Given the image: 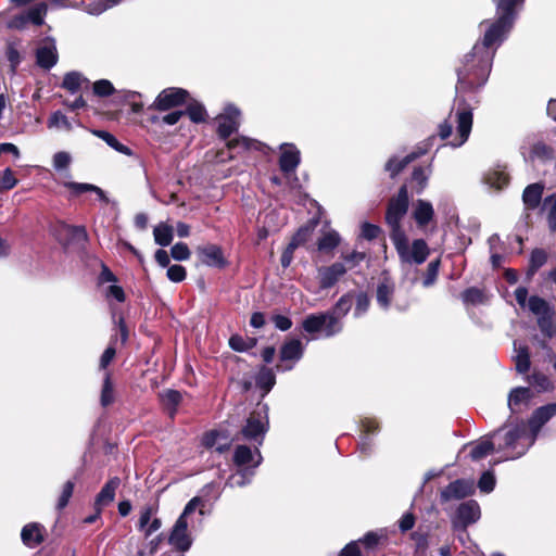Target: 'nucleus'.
<instances>
[{
  "label": "nucleus",
  "mask_w": 556,
  "mask_h": 556,
  "mask_svg": "<svg viewBox=\"0 0 556 556\" xmlns=\"http://www.w3.org/2000/svg\"><path fill=\"white\" fill-rule=\"evenodd\" d=\"M346 267L342 263H333L329 266L318 268V279L321 289H329L333 287L341 277L346 273Z\"/></svg>",
  "instance_id": "nucleus-15"
},
{
  "label": "nucleus",
  "mask_w": 556,
  "mask_h": 556,
  "mask_svg": "<svg viewBox=\"0 0 556 556\" xmlns=\"http://www.w3.org/2000/svg\"><path fill=\"white\" fill-rule=\"evenodd\" d=\"M47 9L48 8L46 3H38L31 9H29L27 12H23L12 16L8 21V27L13 29H24L29 24L39 26L43 23V17L47 13Z\"/></svg>",
  "instance_id": "nucleus-8"
},
{
  "label": "nucleus",
  "mask_w": 556,
  "mask_h": 556,
  "mask_svg": "<svg viewBox=\"0 0 556 556\" xmlns=\"http://www.w3.org/2000/svg\"><path fill=\"white\" fill-rule=\"evenodd\" d=\"M17 185V179L14 177L10 168L4 169L0 174V192L13 189Z\"/></svg>",
  "instance_id": "nucleus-50"
},
{
  "label": "nucleus",
  "mask_w": 556,
  "mask_h": 556,
  "mask_svg": "<svg viewBox=\"0 0 556 556\" xmlns=\"http://www.w3.org/2000/svg\"><path fill=\"white\" fill-rule=\"evenodd\" d=\"M548 204H549L548 212H547L548 228L552 232H555L556 231V193L547 197L544 200V206H547Z\"/></svg>",
  "instance_id": "nucleus-49"
},
{
  "label": "nucleus",
  "mask_w": 556,
  "mask_h": 556,
  "mask_svg": "<svg viewBox=\"0 0 556 556\" xmlns=\"http://www.w3.org/2000/svg\"><path fill=\"white\" fill-rule=\"evenodd\" d=\"M253 476H254V470L251 469L250 467L241 468L236 473L231 475L228 478L226 485H229L231 488L244 486L248 483H250Z\"/></svg>",
  "instance_id": "nucleus-36"
},
{
  "label": "nucleus",
  "mask_w": 556,
  "mask_h": 556,
  "mask_svg": "<svg viewBox=\"0 0 556 556\" xmlns=\"http://www.w3.org/2000/svg\"><path fill=\"white\" fill-rule=\"evenodd\" d=\"M73 491H74V482L73 481H67L63 485L62 493H61V495H60V497L58 500L56 508L59 510H61L64 507H66V505L68 504L70 498L73 495Z\"/></svg>",
  "instance_id": "nucleus-57"
},
{
  "label": "nucleus",
  "mask_w": 556,
  "mask_h": 556,
  "mask_svg": "<svg viewBox=\"0 0 556 556\" xmlns=\"http://www.w3.org/2000/svg\"><path fill=\"white\" fill-rule=\"evenodd\" d=\"M546 260H547V255L543 250H541V249L534 250L531 253V257H530V270L532 273L536 271L540 267H542L546 263Z\"/></svg>",
  "instance_id": "nucleus-54"
},
{
  "label": "nucleus",
  "mask_w": 556,
  "mask_h": 556,
  "mask_svg": "<svg viewBox=\"0 0 556 556\" xmlns=\"http://www.w3.org/2000/svg\"><path fill=\"white\" fill-rule=\"evenodd\" d=\"M229 346L233 351L244 352L251 348V344H249L241 336L235 334L229 339Z\"/></svg>",
  "instance_id": "nucleus-62"
},
{
  "label": "nucleus",
  "mask_w": 556,
  "mask_h": 556,
  "mask_svg": "<svg viewBox=\"0 0 556 556\" xmlns=\"http://www.w3.org/2000/svg\"><path fill=\"white\" fill-rule=\"evenodd\" d=\"M47 125H48V128H50V129L54 128V129H61V130H66V131H70L73 128V124L71 123V121L61 111L53 112L50 115Z\"/></svg>",
  "instance_id": "nucleus-37"
},
{
  "label": "nucleus",
  "mask_w": 556,
  "mask_h": 556,
  "mask_svg": "<svg viewBox=\"0 0 556 556\" xmlns=\"http://www.w3.org/2000/svg\"><path fill=\"white\" fill-rule=\"evenodd\" d=\"M340 236L336 230H327L317 241L318 250L328 252L334 250L340 243Z\"/></svg>",
  "instance_id": "nucleus-34"
},
{
  "label": "nucleus",
  "mask_w": 556,
  "mask_h": 556,
  "mask_svg": "<svg viewBox=\"0 0 556 556\" xmlns=\"http://www.w3.org/2000/svg\"><path fill=\"white\" fill-rule=\"evenodd\" d=\"M341 257L349 264L350 268H353L365 260L366 254L364 252L353 251L351 253L342 254Z\"/></svg>",
  "instance_id": "nucleus-61"
},
{
  "label": "nucleus",
  "mask_w": 556,
  "mask_h": 556,
  "mask_svg": "<svg viewBox=\"0 0 556 556\" xmlns=\"http://www.w3.org/2000/svg\"><path fill=\"white\" fill-rule=\"evenodd\" d=\"M161 396L164 405L168 408L169 414L173 416L176 412V407L181 401L180 392L176 390H166L161 394Z\"/></svg>",
  "instance_id": "nucleus-44"
},
{
  "label": "nucleus",
  "mask_w": 556,
  "mask_h": 556,
  "mask_svg": "<svg viewBox=\"0 0 556 556\" xmlns=\"http://www.w3.org/2000/svg\"><path fill=\"white\" fill-rule=\"evenodd\" d=\"M240 111L235 105H227L224 113L217 116V132L220 138L227 139L239 127Z\"/></svg>",
  "instance_id": "nucleus-10"
},
{
  "label": "nucleus",
  "mask_w": 556,
  "mask_h": 556,
  "mask_svg": "<svg viewBox=\"0 0 556 556\" xmlns=\"http://www.w3.org/2000/svg\"><path fill=\"white\" fill-rule=\"evenodd\" d=\"M122 0H101L96 3H89L86 7V11L91 15H99L106 11L110 8L115 7Z\"/></svg>",
  "instance_id": "nucleus-47"
},
{
  "label": "nucleus",
  "mask_w": 556,
  "mask_h": 556,
  "mask_svg": "<svg viewBox=\"0 0 556 556\" xmlns=\"http://www.w3.org/2000/svg\"><path fill=\"white\" fill-rule=\"evenodd\" d=\"M493 438L492 432L471 444L470 457L472 460H480L486 457L495 448V443L492 441Z\"/></svg>",
  "instance_id": "nucleus-24"
},
{
  "label": "nucleus",
  "mask_w": 556,
  "mask_h": 556,
  "mask_svg": "<svg viewBox=\"0 0 556 556\" xmlns=\"http://www.w3.org/2000/svg\"><path fill=\"white\" fill-rule=\"evenodd\" d=\"M497 438V451L505 452V459L523 456L536 441V437L526 421L509 417L503 427L493 432Z\"/></svg>",
  "instance_id": "nucleus-2"
},
{
  "label": "nucleus",
  "mask_w": 556,
  "mask_h": 556,
  "mask_svg": "<svg viewBox=\"0 0 556 556\" xmlns=\"http://www.w3.org/2000/svg\"><path fill=\"white\" fill-rule=\"evenodd\" d=\"M170 255L176 261H186L190 257V251L186 243L178 242L172 247Z\"/></svg>",
  "instance_id": "nucleus-58"
},
{
  "label": "nucleus",
  "mask_w": 556,
  "mask_h": 556,
  "mask_svg": "<svg viewBox=\"0 0 556 556\" xmlns=\"http://www.w3.org/2000/svg\"><path fill=\"white\" fill-rule=\"evenodd\" d=\"M485 182L495 190H501L508 185L509 176L501 169L490 170L485 177Z\"/></svg>",
  "instance_id": "nucleus-35"
},
{
  "label": "nucleus",
  "mask_w": 556,
  "mask_h": 556,
  "mask_svg": "<svg viewBox=\"0 0 556 556\" xmlns=\"http://www.w3.org/2000/svg\"><path fill=\"white\" fill-rule=\"evenodd\" d=\"M369 305H370L369 296L364 292L358 293L356 295V305H355V309H354V316L355 317L363 316L368 311Z\"/></svg>",
  "instance_id": "nucleus-55"
},
{
  "label": "nucleus",
  "mask_w": 556,
  "mask_h": 556,
  "mask_svg": "<svg viewBox=\"0 0 556 556\" xmlns=\"http://www.w3.org/2000/svg\"><path fill=\"white\" fill-rule=\"evenodd\" d=\"M267 424L266 416L263 417L261 412H253L247 419V424L242 428L241 433L245 440L262 444L267 431Z\"/></svg>",
  "instance_id": "nucleus-9"
},
{
  "label": "nucleus",
  "mask_w": 556,
  "mask_h": 556,
  "mask_svg": "<svg viewBox=\"0 0 556 556\" xmlns=\"http://www.w3.org/2000/svg\"><path fill=\"white\" fill-rule=\"evenodd\" d=\"M64 186L73 191L74 194L78 195L85 192H94L97 193L100 201L108 202L109 199L105 195L104 191L96 185L86 184V182H74L67 181L64 182Z\"/></svg>",
  "instance_id": "nucleus-31"
},
{
  "label": "nucleus",
  "mask_w": 556,
  "mask_h": 556,
  "mask_svg": "<svg viewBox=\"0 0 556 556\" xmlns=\"http://www.w3.org/2000/svg\"><path fill=\"white\" fill-rule=\"evenodd\" d=\"M465 304L478 305L485 301V295L482 290L471 287L466 289L460 295Z\"/></svg>",
  "instance_id": "nucleus-42"
},
{
  "label": "nucleus",
  "mask_w": 556,
  "mask_h": 556,
  "mask_svg": "<svg viewBox=\"0 0 556 556\" xmlns=\"http://www.w3.org/2000/svg\"><path fill=\"white\" fill-rule=\"evenodd\" d=\"M478 488L483 493H490L495 488V477L492 471H485L482 473L478 481Z\"/></svg>",
  "instance_id": "nucleus-52"
},
{
  "label": "nucleus",
  "mask_w": 556,
  "mask_h": 556,
  "mask_svg": "<svg viewBox=\"0 0 556 556\" xmlns=\"http://www.w3.org/2000/svg\"><path fill=\"white\" fill-rule=\"evenodd\" d=\"M533 399V392L527 387L514 388L508 394L507 405L513 417L526 412Z\"/></svg>",
  "instance_id": "nucleus-11"
},
{
  "label": "nucleus",
  "mask_w": 556,
  "mask_h": 556,
  "mask_svg": "<svg viewBox=\"0 0 556 556\" xmlns=\"http://www.w3.org/2000/svg\"><path fill=\"white\" fill-rule=\"evenodd\" d=\"M473 492V481L458 479L451 482L442 492L441 498L444 502L451 500H460Z\"/></svg>",
  "instance_id": "nucleus-16"
},
{
  "label": "nucleus",
  "mask_w": 556,
  "mask_h": 556,
  "mask_svg": "<svg viewBox=\"0 0 556 556\" xmlns=\"http://www.w3.org/2000/svg\"><path fill=\"white\" fill-rule=\"evenodd\" d=\"M408 191L406 186H402L399 189V192L396 197L392 198L389 202L387 214H386V220L387 224L390 226V239L392 236H395L396 232H405L402 229L401 220L406 215L408 210Z\"/></svg>",
  "instance_id": "nucleus-5"
},
{
  "label": "nucleus",
  "mask_w": 556,
  "mask_h": 556,
  "mask_svg": "<svg viewBox=\"0 0 556 556\" xmlns=\"http://www.w3.org/2000/svg\"><path fill=\"white\" fill-rule=\"evenodd\" d=\"M167 278L173 282H180L186 278V269L181 265H172L167 268Z\"/></svg>",
  "instance_id": "nucleus-59"
},
{
  "label": "nucleus",
  "mask_w": 556,
  "mask_h": 556,
  "mask_svg": "<svg viewBox=\"0 0 556 556\" xmlns=\"http://www.w3.org/2000/svg\"><path fill=\"white\" fill-rule=\"evenodd\" d=\"M353 300H354V296L352 293H346V294L342 295L336 303L332 311H330L329 313H333L334 316L338 317V321H340V318H342L350 312V309L353 305Z\"/></svg>",
  "instance_id": "nucleus-39"
},
{
  "label": "nucleus",
  "mask_w": 556,
  "mask_h": 556,
  "mask_svg": "<svg viewBox=\"0 0 556 556\" xmlns=\"http://www.w3.org/2000/svg\"><path fill=\"white\" fill-rule=\"evenodd\" d=\"M556 415V403H549L544 406L536 408L528 422V427L531 429L533 434L538 438L542 427L548 422Z\"/></svg>",
  "instance_id": "nucleus-14"
},
{
  "label": "nucleus",
  "mask_w": 556,
  "mask_h": 556,
  "mask_svg": "<svg viewBox=\"0 0 556 556\" xmlns=\"http://www.w3.org/2000/svg\"><path fill=\"white\" fill-rule=\"evenodd\" d=\"M514 361L516 364V370L519 374H526L529 371L531 362H530V352L527 345L520 344L517 341L514 342Z\"/></svg>",
  "instance_id": "nucleus-26"
},
{
  "label": "nucleus",
  "mask_w": 556,
  "mask_h": 556,
  "mask_svg": "<svg viewBox=\"0 0 556 556\" xmlns=\"http://www.w3.org/2000/svg\"><path fill=\"white\" fill-rule=\"evenodd\" d=\"M256 386L264 391L265 396L275 386L276 376L271 368L262 367L255 379Z\"/></svg>",
  "instance_id": "nucleus-32"
},
{
  "label": "nucleus",
  "mask_w": 556,
  "mask_h": 556,
  "mask_svg": "<svg viewBox=\"0 0 556 556\" xmlns=\"http://www.w3.org/2000/svg\"><path fill=\"white\" fill-rule=\"evenodd\" d=\"M36 65L43 71H50L59 61L56 43L53 38L40 40L35 50Z\"/></svg>",
  "instance_id": "nucleus-7"
},
{
  "label": "nucleus",
  "mask_w": 556,
  "mask_h": 556,
  "mask_svg": "<svg viewBox=\"0 0 556 556\" xmlns=\"http://www.w3.org/2000/svg\"><path fill=\"white\" fill-rule=\"evenodd\" d=\"M439 267H440V260L431 261L428 264L427 273L422 280L424 287L428 288L434 283L437 277H438Z\"/></svg>",
  "instance_id": "nucleus-51"
},
{
  "label": "nucleus",
  "mask_w": 556,
  "mask_h": 556,
  "mask_svg": "<svg viewBox=\"0 0 556 556\" xmlns=\"http://www.w3.org/2000/svg\"><path fill=\"white\" fill-rule=\"evenodd\" d=\"M233 463L238 467H243L250 463H253V466L251 469H255L258 467L262 463V455L257 447H255L254 451H252L247 445H238L236 447L235 454H233Z\"/></svg>",
  "instance_id": "nucleus-17"
},
{
  "label": "nucleus",
  "mask_w": 556,
  "mask_h": 556,
  "mask_svg": "<svg viewBox=\"0 0 556 556\" xmlns=\"http://www.w3.org/2000/svg\"><path fill=\"white\" fill-rule=\"evenodd\" d=\"M391 241L402 263L420 265L429 255V248L424 239H415L409 244L405 232L397 231L392 236Z\"/></svg>",
  "instance_id": "nucleus-3"
},
{
  "label": "nucleus",
  "mask_w": 556,
  "mask_h": 556,
  "mask_svg": "<svg viewBox=\"0 0 556 556\" xmlns=\"http://www.w3.org/2000/svg\"><path fill=\"white\" fill-rule=\"evenodd\" d=\"M186 113L193 123L204 122L206 117V111L204 106L199 102L190 103L186 110Z\"/></svg>",
  "instance_id": "nucleus-48"
},
{
  "label": "nucleus",
  "mask_w": 556,
  "mask_h": 556,
  "mask_svg": "<svg viewBox=\"0 0 556 556\" xmlns=\"http://www.w3.org/2000/svg\"><path fill=\"white\" fill-rule=\"evenodd\" d=\"M154 514V508L152 506H146L140 511V518H139V529L146 530L147 526L151 521V517Z\"/></svg>",
  "instance_id": "nucleus-64"
},
{
  "label": "nucleus",
  "mask_w": 556,
  "mask_h": 556,
  "mask_svg": "<svg viewBox=\"0 0 556 556\" xmlns=\"http://www.w3.org/2000/svg\"><path fill=\"white\" fill-rule=\"evenodd\" d=\"M121 485V479L118 477L111 478L98 493L94 501V508L103 509L105 506L110 505L114 498L116 490Z\"/></svg>",
  "instance_id": "nucleus-19"
},
{
  "label": "nucleus",
  "mask_w": 556,
  "mask_h": 556,
  "mask_svg": "<svg viewBox=\"0 0 556 556\" xmlns=\"http://www.w3.org/2000/svg\"><path fill=\"white\" fill-rule=\"evenodd\" d=\"M114 387L109 372H105L100 402L103 407L111 405L114 402Z\"/></svg>",
  "instance_id": "nucleus-40"
},
{
  "label": "nucleus",
  "mask_w": 556,
  "mask_h": 556,
  "mask_svg": "<svg viewBox=\"0 0 556 556\" xmlns=\"http://www.w3.org/2000/svg\"><path fill=\"white\" fill-rule=\"evenodd\" d=\"M429 175L421 167H416L413 172L412 179L417 185V193H421L427 186Z\"/></svg>",
  "instance_id": "nucleus-56"
},
{
  "label": "nucleus",
  "mask_w": 556,
  "mask_h": 556,
  "mask_svg": "<svg viewBox=\"0 0 556 556\" xmlns=\"http://www.w3.org/2000/svg\"><path fill=\"white\" fill-rule=\"evenodd\" d=\"M319 219L318 218H312L309 219L304 226L299 228V230L294 233L289 244H291V248H299L303 243L307 241L312 232L314 231L315 227L318 225Z\"/></svg>",
  "instance_id": "nucleus-30"
},
{
  "label": "nucleus",
  "mask_w": 556,
  "mask_h": 556,
  "mask_svg": "<svg viewBox=\"0 0 556 556\" xmlns=\"http://www.w3.org/2000/svg\"><path fill=\"white\" fill-rule=\"evenodd\" d=\"M199 254L202 262L207 266L223 267L226 263L222 249L215 244H207L203 248H199Z\"/></svg>",
  "instance_id": "nucleus-21"
},
{
  "label": "nucleus",
  "mask_w": 556,
  "mask_h": 556,
  "mask_svg": "<svg viewBox=\"0 0 556 556\" xmlns=\"http://www.w3.org/2000/svg\"><path fill=\"white\" fill-rule=\"evenodd\" d=\"M304 348L299 339H291L285 342L280 349V359L282 362L292 361L293 363L300 361L303 356Z\"/></svg>",
  "instance_id": "nucleus-23"
},
{
  "label": "nucleus",
  "mask_w": 556,
  "mask_h": 556,
  "mask_svg": "<svg viewBox=\"0 0 556 556\" xmlns=\"http://www.w3.org/2000/svg\"><path fill=\"white\" fill-rule=\"evenodd\" d=\"M528 382L536 388L538 392L546 391L551 387L548 377L542 372H533L527 377Z\"/></svg>",
  "instance_id": "nucleus-46"
},
{
  "label": "nucleus",
  "mask_w": 556,
  "mask_h": 556,
  "mask_svg": "<svg viewBox=\"0 0 556 556\" xmlns=\"http://www.w3.org/2000/svg\"><path fill=\"white\" fill-rule=\"evenodd\" d=\"M543 189V185L538 182L531 184L525 189L522 193V201L528 210H534L539 206L542 199Z\"/></svg>",
  "instance_id": "nucleus-27"
},
{
  "label": "nucleus",
  "mask_w": 556,
  "mask_h": 556,
  "mask_svg": "<svg viewBox=\"0 0 556 556\" xmlns=\"http://www.w3.org/2000/svg\"><path fill=\"white\" fill-rule=\"evenodd\" d=\"M83 76L78 72H70L65 74L62 87L71 93H75L80 89Z\"/></svg>",
  "instance_id": "nucleus-45"
},
{
  "label": "nucleus",
  "mask_w": 556,
  "mask_h": 556,
  "mask_svg": "<svg viewBox=\"0 0 556 556\" xmlns=\"http://www.w3.org/2000/svg\"><path fill=\"white\" fill-rule=\"evenodd\" d=\"M281 150L279 159L280 169L286 174L294 172L300 163V151L289 143L281 144Z\"/></svg>",
  "instance_id": "nucleus-18"
},
{
  "label": "nucleus",
  "mask_w": 556,
  "mask_h": 556,
  "mask_svg": "<svg viewBox=\"0 0 556 556\" xmlns=\"http://www.w3.org/2000/svg\"><path fill=\"white\" fill-rule=\"evenodd\" d=\"M302 327L307 333L321 332L324 337L330 338L342 330V325L333 313L311 314L305 317Z\"/></svg>",
  "instance_id": "nucleus-4"
},
{
  "label": "nucleus",
  "mask_w": 556,
  "mask_h": 556,
  "mask_svg": "<svg viewBox=\"0 0 556 556\" xmlns=\"http://www.w3.org/2000/svg\"><path fill=\"white\" fill-rule=\"evenodd\" d=\"M112 83L108 79H100L93 84V92L99 97H108L114 92Z\"/></svg>",
  "instance_id": "nucleus-53"
},
{
  "label": "nucleus",
  "mask_w": 556,
  "mask_h": 556,
  "mask_svg": "<svg viewBox=\"0 0 556 556\" xmlns=\"http://www.w3.org/2000/svg\"><path fill=\"white\" fill-rule=\"evenodd\" d=\"M91 132L96 137L102 139L109 147H111L115 151H117L124 155H127V156L134 155L132 150L130 148H128L127 146L121 143L116 139V137L113 136L111 132L105 131V130H100V129H93V130H91Z\"/></svg>",
  "instance_id": "nucleus-28"
},
{
  "label": "nucleus",
  "mask_w": 556,
  "mask_h": 556,
  "mask_svg": "<svg viewBox=\"0 0 556 556\" xmlns=\"http://www.w3.org/2000/svg\"><path fill=\"white\" fill-rule=\"evenodd\" d=\"M189 92L182 88L170 87L162 90L149 109L167 111L187 102Z\"/></svg>",
  "instance_id": "nucleus-6"
},
{
  "label": "nucleus",
  "mask_w": 556,
  "mask_h": 556,
  "mask_svg": "<svg viewBox=\"0 0 556 556\" xmlns=\"http://www.w3.org/2000/svg\"><path fill=\"white\" fill-rule=\"evenodd\" d=\"M168 543L179 552H187L192 545V539L188 532V521L178 517L168 538Z\"/></svg>",
  "instance_id": "nucleus-12"
},
{
  "label": "nucleus",
  "mask_w": 556,
  "mask_h": 556,
  "mask_svg": "<svg viewBox=\"0 0 556 556\" xmlns=\"http://www.w3.org/2000/svg\"><path fill=\"white\" fill-rule=\"evenodd\" d=\"M496 5V18L480 23L483 33L481 41H477L471 51L465 54L460 66L456 70V113L452 114L439 126L441 139L448 138L453 132L454 122L457 124L456 137L451 146H463L471 131L472 108L467 103L466 94L482 88L490 75L493 59L498 47L505 41L517 17L518 9L525 0H493Z\"/></svg>",
  "instance_id": "nucleus-1"
},
{
  "label": "nucleus",
  "mask_w": 556,
  "mask_h": 556,
  "mask_svg": "<svg viewBox=\"0 0 556 556\" xmlns=\"http://www.w3.org/2000/svg\"><path fill=\"white\" fill-rule=\"evenodd\" d=\"M481 510L479 504L473 501L462 503L456 511L455 527L466 528L467 526L477 522L480 519Z\"/></svg>",
  "instance_id": "nucleus-13"
},
{
  "label": "nucleus",
  "mask_w": 556,
  "mask_h": 556,
  "mask_svg": "<svg viewBox=\"0 0 556 556\" xmlns=\"http://www.w3.org/2000/svg\"><path fill=\"white\" fill-rule=\"evenodd\" d=\"M380 233V228L376 225L364 223L362 225V237L367 240L376 239Z\"/></svg>",
  "instance_id": "nucleus-63"
},
{
  "label": "nucleus",
  "mask_w": 556,
  "mask_h": 556,
  "mask_svg": "<svg viewBox=\"0 0 556 556\" xmlns=\"http://www.w3.org/2000/svg\"><path fill=\"white\" fill-rule=\"evenodd\" d=\"M154 241L161 247H167L173 241V227L168 224L161 223L153 229Z\"/></svg>",
  "instance_id": "nucleus-33"
},
{
  "label": "nucleus",
  "mask_w": 556,
  "mask_h": 556,
  "mask_svg": "<svg viewBox=\"0 0 556 556\" xmlns=\"http://www.w3.org/2000/svg\"><path fill=\"white\" fill-rule=\"evenodd\" d=\"M71 155L67 152L61 151L53 155V167L56 170H62L68 167L71 164Z\"/></svg>",
  "instance_id": "nucleus-60"
},
{
  "label": "nucleus",
  "mask_w": 556,
  "mask_h": 556,
  "mask_svg": "<svg viewBox=\"0 0 556 556\" xmlns=\"http://www.w3.org/2000/svg\"><path fill=\"white\" fill-rule=\"evenodd\" d=\"M43 530L40 523H28L22 529L21 539L26 546L34 548L43 542Z\"/></svg>",
  "instance_id": "nucleus-20"
},
{
  "label": "nucleus",
  "mask_w": 556,
  "mask_h": 556,
  "mask_svg": "<svg viewBox=\"0 0 556 556\" xmlns=\"http://www.w3.org/2000/svg\"><path fill=\"white\" fill-rule=\"evenodd\" d=\"M538 325L542 333L546 337L552 338L556 333V316L552 311L545 315L538 317Z\"/></svg>",
  "instance_id": "nucleus-38"
},
{
  "label": "nucleus",
  "mask_w": 556,
  "mask_h": 556,
  "mask_svg": "<svg viewBox=\"0 0 556 556\" xmlns=\"http://www.w3.org/2000/svg\"><path fill=\"white\" fill-rule=\"evenodd\" d=\"M528 307L536 317L552 312L549 304L542 298L533 295L528 300Z\"/></svg>",
  "instance_id": "nucleus-41"
},
{
  "label": "nucleus",
  "mask_w": 556,
  "mask_h": 556,
  "mask_svg": "<svg viewBox=\"0 0 556 556\" xmlns=\"http://www.w3.org/2000/svg\"><path fill=\"white\" fill-rule=\"evenodd\" d=\"M393 294H394V285L388 279H384L383 281H381L377 287V293H376V299H377L378 305L383 309H388L391 304Z\"/></svg>",
  "instance_id": "nucleus-29"
},
{
  "label": "nucleus",
  "mask_w": 556,
  "mask_h": 556,
  "mask_svg": "<svg viewBox=\"0 0 556 556\" xmlns=\"http://www.w3.org/2000/svg\"><path fill=\"white\" fill-rule=\"evenodd\" d=\"M434 216L432 204L426 200H417L414 205L413 217L419 227L428 225Z\"/></svg>",
  "instance_id": "nucleus-22"
},
{
  "label": "nucleus",
  "mask_w": 556,
  "mask_h": 556,
  "mask_svg": "<svg viewBox=\"0 0 556 556\" xmlns=\"http://www.w3.org/2000/svg\"><path fill=\"white\" fill-rule=\"evenodd\" d=\"M531 157L539 160H552L555 157V151L552 147L539 141L532 147Z\"/></svg>",
  "instance_id": "nucleus-43"
},
{
  "label": "nucleus",
  "mask_w": 556,
  "mask_h": 556,
  "mask_svg": "<svg viewBox=\"0 0 556 556\" xmlns=\"http://www.w3.org/2000/svg\"><path fill=\"white\" fill-rule=\"evenodd\" d=\"M421 154L422 152H412L402 159H399L397 156H392L386 163L384 169L388 173H390V176L393 178L397 174H400L410 162L415 161Z\"/></svg>",
  "instance_id": "nucleus-25"
}]
</instances>
